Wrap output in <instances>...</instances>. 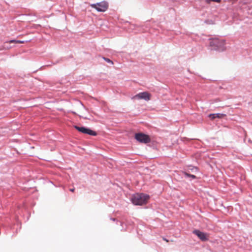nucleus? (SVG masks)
<instances>
[{"instance_id": "obj_1", "label": "nucleus", "mask_w": 252, "mask_h": 252, "mask_svg": "<svg viewBox=\"0 0 252 252\" xmlns=\"http://www.w3.org/2000/svg\"><path fill=\"white\" fill-rule=\"evenodd\" d=\"M150 198V196L149 194L144 193H136L131 195L130 201L134 205L141 206L147 204Z\"/></svg>"}, {"instance_id": "obj_2", "label": "nucleus", "mask_w": 252, "mask_h": 252, "mask_svg": "<svg viewBox=\"0 0 252 252\" xmlns=\"http://www.w3.org/2000/svg\"><path fill=\"white\" fill-rule=\"evenodd\" d=\"M209 47L211 50L222 52L225 50V40H220L218 38H210Z\"/></svg>"}, {"instance_id": "obj_3", "label": "nucleus", "mask_w": 252, "mask_h": 252, "mask_svg": "<svg viewBox=\"0 0 252 252\" xmlns=\"http://www.w3.org/2000/svg\"><path fill=\"white\" fill-rule=\"evenodd\" d=\"M134 139L141 144H148L151 141L150 136L143 132H137L134 134Z\"/></svg>"}, {"instance_id": "obj_4", "label": "nucleus", "mask_w": 252, "mask_h": 252, "mask_svg": "<svg viewBox=\"0 0 252 252\" xmlns=\"http://www.w3.org/2000/svg\"><path fill=\"white\" fill-rule=\"evenodd\" d=\"M91 6L98 12H105L108 8V2L103 0L101 2L91 4Z\"/></svg>"}, {"instance_id": "obj_5", "label": "nucleus", "mask_w": 252, "mask_h": 252, "mask_svg": "<svg viewBox=\"0 0 252 252\" xmlns=\"http://www.w3.org/2000/svg\"><path fill=\"white\" fill-rule=\"evenodd\" d=\"M192 233L195 234L202 242H206L209 240V237L207 233L200 231L199 229H194Z\"/></svg>"}, {"instance_id": "obj_6", "label": "nucleus", "mask_w": 252, "mask_h": 252, "mask_svg": "<svg viewBox=\"0 0 252 252\" xmlns=\"http://www.w3.org/2000/svg\"><path fill=\"white\" fill-rule=\"evenodd\" d=\"M151 95L147 92H143L137 94L133 97V99H143L146 101L149 100Z\"/></svg>"}, {"instance_id": "obj_7", "label": "nucleus", "mask_w": 252, "mask_h": 252, "mask_svg": "<svg viewBox=\"0 0 252 252\" xmlns=\"http://www.w3.org/2000/svg\"><path fill=\"white\" fill-rule=\"evenodd\" d=\"M183 174L185 179L190 182L197 179L195 175L191 174L189 172L187 171L183 172Z\"/></svg>"}, {"instance_id": "obj_8", "label": "nucleus", "mask_w": 252, "mask_h": 252, "mask_svg": "<svg viewBox=\"0 0 252 252\" xmlns=\"http://www.w3.org/2000/svg\"><path fill=\"white\" fill-rule=\"evenodd\" d=\"M225 116L226 115L223 113H211L208 115V117L211 120H214L217 118L221 119Z\"/></svg>"}, {"instance_id": "obj_9", "label": "nucleus", "mask_w": 252, "mask_h": 252, "mask_svg": "<svg viewBox=\"0 0 252 252\" xmlns=\"http://www.w3.org/2000/svg\"><path fill=\"white\" fill-rule=\"evenodd\" d=\"M9 41V40L5 41L3 44L0 46V51L8 50L13 47V46L11 45V44H12L13 43H10Z\"/></svg>"}, {"instance_id": "obj_10", "label": "nucleus", "mask_w": 252, "mask_h": 252, "mask_svg": "<svg viewBox=\"0 0 252 252\" xmlns=\"http://www.w3.org/2000/svg\"><path fill=\"white\" fill-rule=\"evenodd\" d=\"M84 134H88L91 136H96L97 135V132H96L94 130H93L91 128L89 127H87L86 129L85 130V132Z\"/></svg>"}, {"instance_id": "obj_11", "label": "nucleus", "mask_w": 252, "mask_h": 252, "mask_svg": "<svg viewBox=\"0 0 252 252\" xmlns=\"http://www.w3.org/2000/svg\"><path fill=\"white\" fill-rule=\"evenodd\" d=\"M73 127L76 130H77L79 132L83 133V134H84V133L85 131V130L86 129V128L87 127V126H77V125H74L73 126Z\"/></svg>"}, {"instance_id": "obj_12", "label": "nucleus", "mask_w": 252, "mask_h": 252, "mask_svg": "<svg viewBox=\"0 0 252 252\" xmlns=\"http://www.w3.org/2000/svg\"><path fill=\"white\" fill-rule=\"evenodd\" d=\"M189 169L192 172H198V168L197 166H192L191 165L189 166Z\"/></svg>"}, {"instance_id": "obj_13", "label": "nucleus", "mask_w": 252, "mask_h": 252, "mask_svg": "<svg viewBox=\"0 0 252 252\" xmlns=\"http://www.w3.org/2000/svg\"><path fill=\"white\" fill-rule=\"evenodd\" d=\"M27 41H28L11 39V40H9V42H10V43H24L25 42H27Z\"/></svg>"}, {"instance_id": "obj_14", "label": "nucleus", "mask_w": 252, "mask_h": 252, "mask_svg": "<svg viewBox=\"0 0 252 252\" xmlns=\"http://www.w3.org/2000/svg\"><path fill=\"white\" fill-rule=\"evenodd\" d=\"M102 59L103 60H104L105 62H106L107 63H108L111 65H113L114 64L113 61L109 58H106L104 57H102Z\"/></svg>"}, {"instance_id": "obj_15", "label": "nucleus", "mask_w": 252, "mask_h": 252, "mask_svg": "<svg viewBox=\"0 0 252 252\" xmlns=\"http://www.w3.org/2000/svg\"><path fill=\"white\" fill-rule=\"evenodd\" d=\"M204 23L207 24H208V25H211V24H213L214 23V21L212 19H207V20H205L204 21Z\"/></svg>"}, {"instance_id": "obj_16", "label": "nucleus", "mask_w": 252, "mask_h": 252, "mask_svg": "<svg viewBox=\"0 0 252 252\" xmlns=\"http://www.w3.org/2000/svg\"><path fill=\"white\" fill-rule=\"evenodd\" d=\"M135 25L134 24H130V27L129 28L131 30H133L135 28Z\"/></svg>"}, {"instance_id": "obj_17", "label": "nucleus", "mask_w": 252, "mask_h": 252, "mask_svg": "<svg viewBox=\"0 0 252 252\" xmlns=\"http://www.w3.org/2000/svg\"><path fill=\"white\" fill-rule=\"evenodd\" d=\"M212 1L216 2L218 3H220L221 1V0H212Z\"/></svg>"}, {"instance_id": "obj_18", "label": "nucleus", "mask_w": 252, "mask_h": 252, "mask_svg": "<svg viewBox=\"0 0 252 252\" xmlns=\"http://www.w3.org/2000/svg\"><path fill=\"white\" fill-rule=\"evenodd\" d=\"M74 190H75V189L74 188H72V189H69V190L71 192H74Z\"/></svg>"}, {"instance_id": "obj_19", "label": "nucleus", "mask_w": 252, "mask_h": 252, "mask_svg": "<svg viewBox=\"0 0 252 252\" xmlns=\"http://www.w3.org/2000/svg\"><path fill=\"white\" fill-rule=\"evenodd\" d=\"M205 0L208 3H210V2L212 1V0Z\"/></svg>"}, {"instance_id": "obj_20", "label": "nucleus", "mask_w": 252, "mask_h": 252, "mask_svg": "<svg viewBox=\"0 0 252 252\" xmlns=\"http://www.w3.org/2000/svg\"><path fill=\"white\" fill-rule=\"evenodd\" d=\"M110 220H113V221H116L117 220L116 219L113 218H111Z\"/></svg>"}, {"instance_id": "obj_21", "label": "nucleus", "mask_w": 252, "mask_h": 252, "mask_svg": "<svg viewBox=\"0 0 252 252\" xmlns=\"http://www.w3.org/2000/svg\"><path fill=\"white\" fill-rule=\"evenodd\" d=\"M163 240L165 241H166V242H168V240L166 238H163Z\"/></svg>"}, {"instance_id": "obj_22", "label": "nucleus", "mask_w": 252, "mask_h": 252, "mask_svg": "<svg viewBox=\"0 0 252 252\" xmlns=\"http://www.w3.org/2000/svg\"><path fill=\"white\" fill-rule=\"evenodd\" d=\"M126 23L130 24L129 22H128V21H126Z\"/></svg>"}]
</instances>
